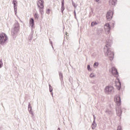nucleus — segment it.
<instances>
[{
    "instance_id": "obj_19",
    "label": "nucleus",
    "mask_w": 130,
    "mask_h": 130,
    "mask_svg": "<svg viewBox=\"0 0 130 130\" xmlns=\"http://www.w3.org/2000/svg\"><path fill=\"white\" fill-rule=\"evenodd\" d=\"M28 111H31L32 110V107H31V104H30V103H29L28 104Z\"/></svg>"
},
{
    "instance_id": "obj_7",
    "label": "nucleus",
    "mask_w": 130,
    "mask_h": 130,
    "mask_svg": "<svg viewBox=\"0 0 130 130\" xmlns=\"http://www.w3.org/2000/svg\"><path fill=\"white\" fill-rule=\"evenodd\" d=\"M112 74L116 78L118 77V72H117V70L116 68H115V67L112 68Z\"/></svg>"
},
{
    "instance_id": "obj_26",
    "label": "nucleus",
    "mask_w": 130,
    "mask_h": 130,
    "mask_svg": "<svg viewBox=\"0 0 130 130\" xmlns=\"http://www.w3.org/2000/svg\"><path fill=\"white\" fill-rule=\"evenodd\" d=\"M87 70L89 72H91L92 70H91V68L90 67V65H87Z\"/></svg>"
},
{
    "instance_id": "obj_16",
    "label": "nucleus",
    "mask_w": 130,
    "mask_h": 130,
    "mask_svg": "<svg viewBox=\"0 0 130 130\" xmlns=\"http://www.w3.org/2000/svg\"><path fill=\"white\" fill-rule=\"evenodd\" d=\"M34 17L36 20H39V15H38V13H36L34 15Z\"/></svg>"
},
{
    "instance_id": "obj_34",
    "label": "nucleus",
    "mask_w": 130,
    "mask_h": 130,
    "mask_svg": "<svg viewBox=\"0 0 130 130\" xmlns=\"http://www.w3.org/2000/svg\"><path fill=\"white\" fill-rule=\"evenodd\" d=\"M96 120V117L95 116V115H93V121H95Z\"/></svg>"
},
{
    "instance_id": "obj_14",
    "label": "nucleus",
    "mask_w": 130,
    "mask_h": 130,
    "mask_svg": "<svg viewBox=\"0 0 130 130\" xmlns=\"http://www.w3.org/2000/svg\"><path fill=\"white\" fill-rule=\"evenodd\" d=\"M116 2H117V0H110L109 4L111 6H115L116 5Z\"/></svg>"
},
{
    "instance_id": "obj_38",
    "label": "nucleus",
    "mask_w": 130,
    "mask_h": 130,
    "mask_svg": "<svg viewBox=\"0 0 130 130\" xmlns=\"http://www.w3.org/2000/svg\"><path fill=\"white\" fill-rule=\"evenodd\" d=\"M75 19H77V15H76V16H75Z\"/></svg>"
},
{
    "instance_id": "obj_5",
    "label": "nucleus",
    "mask_w": 130,
    "mask_h": 130,
    "mask_svg": "<svg viewBox=\"0 0 130 130\" xmlns=\"http://www.w3.org/2000/svg\"><path fill=\"white\" fill-rule=\"evenodd\" d=\"M113 86H106L105 89V92L106 94H110L111 92L113 90Z\"/></svg>"
},
{
    "instance_id": "obj_21",
    "label": "nucleus",
    "mask_w": 130,
    "mask_h": 130,
    "mask_svg": "<svg viewBox=\"0 0 130 130\" xmlns=\"http://www.w3.org/2000/svg\"><path fill=\"white\" fill-rule=\"evenodd\" d=\"M3 59H0V69H2L3 68Z\"/></svg>"
},
{
    "instance_id": "obj_28",
    "label": "nucleus",
    "mask_w": 130,
    "mask_h": 130,
    "mask_svg": "<svg viewBox=\"0 0 130 130\" xmlns=\"http://www.w3.org/2000/svg\"><path fill=\"white\" fill-rule=\"evenodd\" d=\"M72 6H73L74 8H77V6H76V4L74 3L73 1H72Z\"/></svg>"
},
{
    "instance_id": "obj_32",
    "label": "nucleus",
    "mask_w": 130,
    "mask_h": 130,
    "mask_svg": "<svg viewBox=\"0 0 130 130\" xmlns=\"http://www.w3.org/2000/svg\"><path fill=\"white\" fill-rule=\"evenodd\" d=\"M90 78H93L94 77V74H93L92 73H91L90 75Z\"/></svg>"
},
{
    "instance_id": "obj_35",
    "label": "nucleus",
    "mask_w": 130,
    "mask_h": 130,
    "mask_svg": "<svg viewBox=\"0 0 130 130\" xmlns=\"http://www.w3.org/2000/svg\"><path fill=\"white\" fill-rule=\"evenodd\" d=\"M49 41H50V43L52 47H53V46L52 45V41H50V40H49Z\"/></svg>"
},
{
    "instance_id": "obj_29",
    "label": "nucleus",
    "mask_w": 130,
    "mask_h": 130,
    "mask_svg": "<svg viewBox=\"0 0 130 130\" xmlns=\"http://www.w3.org/2000/svg\"><path fill=\"white\" fill-rule=\"evenodd\" d=\"M47 14H48V15H49V14H50V9H48L46 11Z\"/></svg>"
},
{
    "instance_id": "obj_37",
    "label": "nucleus",
    "mask_w": 130,
    "mask_h": 130,
    "mask_svg": "<svg viewBox=\"0 0 130 130\" xmlns=\"http://www.w3.org/2000/svg\"><path fill=\"white\" fill-rule=\"evenodd\" d=\"M95 1H96V2H99V0H95Z\"/></svg>"
},
{
    "instance_id": "obj_3",
    "label": "nucleus",
    "mask_w": 130,
    "mask_h": 130,
    "mask_svg": "<svg viewBox=\"0 0 130 130\" xmlns=\"http://www.w3.org/2000/svg\"><path fill=\"white\" fill-rule=\"evenodd\" d=\"M19 30H20V24L18 22H16L14 25V28L12 29V36H15V35L17 34L18 32H19Z\"/></svg>"
},
{
    "instance_id": "obj_10",
    "label": "nucleus",
    "mask_w": 130,
    "mask_h": 130,
    "mask_svg": "<svg viewBox=\"0 0 130 130\" xmlns=\"http://www.w3.org/2000/svg\"><path fill=\"white\" fill-rule=\"evenodd\" d=\"M12 4L13 5L14 7V13L16 14H17V1L16 0H13L12 2Z\"/></svg>"
},
{
    "instance_id": "obj_15",
    "label": "nucleus",
    "mask_w": 130,
    "mask_h": 130,
    "mask_svg": "<svg viewBox=\"0 0 130 130\" xmlns=\"http://www.w3.org/2000/svg\"><path fill=\"white\" fill-rule=\"evenodd\" d=\"M96 125H97V124H96V122H95V121H93L91 125V127L92 129H95V128H96Z\"/></svg>"
},
{
    "instance_id": "obj_2",
    "label": "nucleus",
    "mask_w": 130,
    "mask_h": 130,
    "mask_svg": "<svg viewBox=\"0 0 130 130\" xmlns=\"http://www.w3.org/2000/svg\"><path fill=\"white\" fill-rule=\"evenodd\" d=\"M7 40H8V36L7 34L2 32L0 34V44L4 46L6 43H7Z\"/></svg>"
},
{
    "instance_id": "obj_27",
    "label": "nucleus",
    "mask_w": 130,
    "mask_h": 130,
    "mask_svg": "<svg viewBox=\"0 0 130 130\" xmlns=\"http://www.w3.org/2000/svg\"><path fill=\"white\" fill-rule=\"evenodd\" d=\"M117 130H122V128H121V126L120 125L118 126Z\"/></svg>"
},
{
    "instance_id": "obj_11",
    "label": "nucleus",
    "mask_w": 130,
    "mask_h": 130,
    "mask_svg": "<svg viewBox=\"0 0 130 130\" xmlns=\"http://www.w3.org/2000/svg\"><path fill=\"white\" fill-rule=\"evenodd\" d=\"M112 45V41L111 40H107L106 42V47L108 48V47L111 46Z\"/></svg>"
},
{
    "instance_id": "obj_8",
    "label": "nucleus",
    "mask_w": 130,
    "mask_h": 130,
    "mask_svg": "<svg viewBox=\"0 0 130 130\" xmlns=\"http://www.w3.org/2000/svg\"><path fill=\"white\" fill-rule=\"evenodd\" d=\"M38 3H37L38 7L40 9H43L44 6L43 4H44V2L43 0H38Z\"/></svg>"
},
{
    "instance_id": "obj_13",
    "label": "nucleus",
    "mask_w": 130,
    "mask_h": 130,
    "mask_svg": "<svg viewBox=\"0 0 130 130\" xmlns=\"http://www.w3.org/2000/svg\"><path fill=\"white\" fill-rule=\"evenodd\" d=\"M64 8V0H62L61 1V13H63V11L65 10Z\"/></svg>"
},
{
    "instance_id": "obj_30",
    "label": "nucleus",
    "mask_w": 130,
    "mask_h": 130,
    "mask_svg": "<svg viewBox=\"0 0 130 130\" xmlns=\"http://www.w3.org/2000/svg\"><path fill=\"white\" fill-rule=\"evenodd\" d=\"M29 113L30 114H31V115H32V116L34 115V114H33V112H32V110L31 111H29Z\"/></svg>"
},
{
    "instance_id": "obj_9",
    "label": "nucleus",
    "mask_w": 130,
    "mask_h": 130,
    "mask_svg": "<svg viewBox=\"0 0 130 130\" xmlns=\"http://www.w3.org/2000/svg\"><path fill=\"white\" fill-rule=\"evenodd\" d=\"M105 31L107 32L108 34L110 33V24H109V23H106L105 24Z\"/></svg>"
},
{
    "instance_id": "obj_20",
    "label": "nucleus",
    "mask_w": 130,
    "mask_h": 130,
    "mask_svg": "<svg viewBox=\"0 0 130 130\" xmlns=\"http://www.w3.org/2000/svg\"><path fill=\"white\" fill-rule=\"evenodd\" d=\"M106 112L108 113V114H109L110 115H111V114H112V112L109 110H107L106 111Z\"/></svg>"
},
{
    "instance_id": "obj_6",
    "label": "nucleus",
    "mask_w": 130,
    "mask_h": 130,
    "mask_svg": "<svg viewBox=\"0 0 130 130\" xmlns=\"http://www.w3.org/2000/svg\"><path fill=\"white\" fill-rule=\"evenodd\" d=\"M113 16V12L111 10L109 11L107 13L106 18L108 21H110L111 19H112V17Z\"/></svg>"
},
{
    "instance_id": "obj_1",
    "label": "nucleus",
    "mask_w": 130,
    "mask_h": 130,
    "mask_svg": "<svg viewBox=\"0 0 130 130\" xmlns=\"http://www.w3.org/2000/svg\"><path fill=\"white\" fill-rule=\"evenodd\" d=\"M115 102H116L118 108L116 109L117 115L118 116H121V113H122V111H121V109H120V105H121V99H120V95H117L115 96Z\"/></svg>"
},
{
    "instance_id": "obj_22",
    "label": "nucleus",
    "mask_w": 130,
    "mask_h": 130,
    "mask_svg": "<svg viewBox=\"0 0 130 130\" xmlns=\"http://www.w3.org/2000/svg\"><path fill=\"white\" fill-rule=\"evenodd\" d=\"M97 24H98V23H97V22H92L91 23V27H93V26H95V25H97Z\"/></svg>"
},
{
    "instance_id": "obj_4",
    "label": "nucleus",
    "mask_w": 130,
    "mask_h": 130,
    "mask_svg": "<svg viewBox=\"0 0 130 130\" xmlns=\"http://www.w3.org/2000/svg\"><path fill=\"white\" fill-rule=\"evenodd\" d=\"M106 54L109 57V59L111 61L113 60V58H114V53H113V50H112L111 48L107 49Z\"/></svg>"
},
{
    "instance_id": "obj_36",
    "label": "nucleus",
    "mask_w": 130,
    "mask_h": 130,
    "mask_svg": "<svg viewBox=\"0 0 130 130\" xmlns=\"http://www.w3.org/2000/svg\"><path fill=\"white\" fill-rule=\"evenodd\" d=\"M57 130H60V128L58 127Z\"/></svg>"
},
{
    "instance_id": "obj_39",
    "label": "nucleus",
    "mask_w": 130,
    "mask_h": 130,
    "mask_svg": "<svg viewBox=\"0 0 130 130\" xmlns=\"http://www.w3.org/2000/svg\"><path fill=\"white\" fill-rule=\"evenodd\" d=\"M113 25H114V23H113Z\"/></svg>"
},
{
    "instance_id": "obj_31",
    "label": "nucleus",
    "mask_w": 130,
    "mask_h": 130,
    "mask_svg": "<svg viewBox=\"0 0 130 130\" xmlns=\"http://www.w3.org/2000/svg\"><path fill=\"white\" fill-rule=\"evenodd\" d=\"M29 37H30V40L32 39V37H33V34H30L29 35Z\"/></svg>"
},
{
    "instance_id": "obj_17",
    "label": "nucleus",
    "mask_w": 130,
    "mask_h": 130,
    "mask_svg": "<svg viewBox=\"0 0 130 130\" xmlns=\"http://www.w3.org/2000/svg\"><path fill=\"white\" fill-rule=\"evenodd\" d=\"M118 85V90H120L121 88V83L120 82V81H119V79H118V82L117 83Z\"/></svg>"
},
{
    "instance_id": "obj_33",
    "label": "nucleus",
    "mask_w": 130,
    "mask_h": 130,
    "mask_svg": "<svg viewBox=\"0 0 130 130\" xmlns=\"http://www.w3.org/2000/svg\"><path fill=\"white\" fill-rule=\"evenodd\" d=\"M74 14L75 17H76V16H77V13H76V10H74Z\"/></svg>"
},
{
    "instance_id": "obj_18",
    "label": "nucleus",
    "mask_w": 130,
    "mask_h": 130,
    "mask_svg": "<svg viewBox=\"0 0 130 130\" xmlns=\"http://www.w3.org/2000/svg\"><path fill=\"white\" fill-rule=\"evenodd\" d=\"M59 76L60 81H62V80H63V76L62 75V73H61V72H59Z\"/></svg>"
},
{
    "instance_id": "obj_12",
    "label": "nucleus",
    "mask_w": 130,
    "mask_h": 130,
    "mask_svg": "<svg viewBox=\"0 0 130 130\" xmlns=\"http://www.w3.org/2000/svg\"><path fill=\"white\" fill-rule=\"evenodd\" d=\"M29 25L31 27V30H33V28H34V19L30 18L29 20Z\"/></svg>"
},
{
    "instance_id": "obj_24",
    "label": "nucleus",
    "mask_w": 130,
    "mask_h": 130,
    "mask_svg": "<svg viewBox=\"0 0 130 130\" xmlns=\"http://www.w3.org/2000/svg\"><path fill=\"white\" fill-rule=\"evenodd\" d=\"M49 86L50 92L51 93V92L53 91V89H52V87L51 86V85H50V84H49Z\"/></svg>"
},
{
    "instance_id": "obj_23",
    "label": "nucleus",
    "mask_w": 130,
    "mask_h": 130,
    "mask_svg": "<svg viewBox=\"0 0 130 130\" xmlns=\"http://www.w3.org/2000/svg\"><path fill=\"white\" fill-rule=\"evenodd\" d=\"M98 66H99V63H98L97 62H95L94 63V64H93L94 68H95V67H98Z\"/></svg>"
},
{
    "instance_id": "obj_25",
    "label": "nucleus",
    "mask_w": 130,
    "mask_h": 130,
    "mask_svg": "<svg viewBox=\"0 0 130 130\" xmlns=\"http://www.w3.org/2000/svg\"><path fill=\"white\" fill-rule=\"evenodd\" d=\"M42 9L43 8H40V13H41V15H43L44 14L43 9Z\"/></svg>"
}]
</instances>
